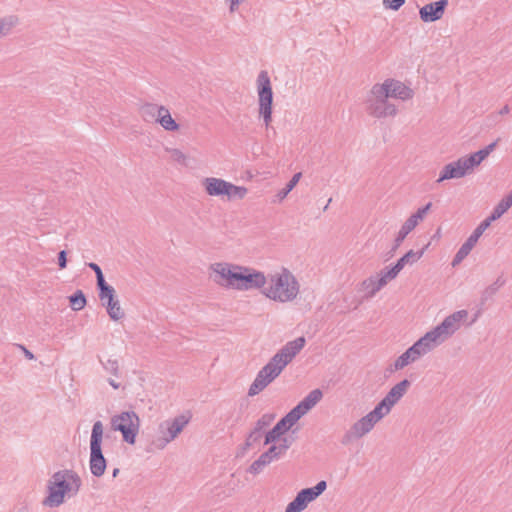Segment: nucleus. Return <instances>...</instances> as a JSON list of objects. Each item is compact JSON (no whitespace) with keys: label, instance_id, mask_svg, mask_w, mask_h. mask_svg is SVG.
Here are the masks:
<instances>
[{"label":"nucleus","instance_id":"f257e3e1","mask_svg":"<svg viewBox=\"0 0 512 512\" xmlns=\"http://www.w3.org/2000/svg\"><path fill=\"white\" fill-rule=\"evenodd\" d=\"M211 279L215 284L226 289L248 291L260 289L267 283V277L263 272L253 268L227 263L216 262L209 267Z\"/></svg>","mask_w":512,"mask_h":512},{"label":"nucleus","instance_id":"f03ea898","mask_svg":"<svg viewBox=\"0 0 512 512\" xmlns=\"http://www.w3.org/2000/svg\"><path fill=\"white\" fill-rule=\"evenodd\" d=\"M305 343L306 339L303 336L286 343L258 372L256 378L249 387L248 395L255 396L259 394L272 381H274L280 375L283 369L303 349Z\"/></svg>","mask_w":512,"mask_h":512},{"label":"nucleus","instance_id":"7ed1b4c3","mask_svg":"<svg viewBox=\"0 0 512 512\" xmlns=\"http://www.w3.org/2000/svg\"><path fill=\"white\" fill-rule=\"evenodd\" d=\"M81 484V478L74 470L64 469L55 472L48 481V495L43 500V504L48 507H58L64 502L66 494H77Z\"/></svg>","mask_w":512,"mask_h":512},{"label":"nucleus","instance_id":"20e7f679","mask_svg":"<svg viewBox=\"0 0 512 512\" xmlns=\"http://www.w3.org/2000/svg\"><path fill=\"white\" fill-rule=\"evenodd\" d=\"M268 277L270 284L264 286L262 291L267 298L284 303L297 297L300 285L287 268H282L280 273L270 274Z\"/></svg>","mask_w":512,"mask_h":512},{"label":"nucleus","instance_id":"39448f33","mask_svg":"<svg viewBox=\"0 0 512 512\" xmlns=\"http://www.w3.org/2000/svg\"><path fill=\"white\" fill-rule=\"evenodd\" d=\"M103 424L94 422L90 437V471L93 476L101 477L106 470L107 460L102 452Z\"/></svg>","mask_w":512,"mask_h":512},{"label":"nucleus","instance_id":"423d86ee","mask_svg":"<svg viewBox=\"0 0 512 512\" xmlns=\"http://www.w3.org/2000/svg\"><path fill=\"white\" fill-rule=\"evenodd\" d=\"M387 85L375 84L371 91L370 97L367 99V112L376 118H384L395 116L397 108L388 101Z\"/></svg>","mask_w":512,"mask_h":512},{"label":"nucleus","instance_id":"0eeeda50","mask_svg":"<svg viewBox=\"0 0 512 512\" xmlns=\"http://www.w3.org/2000/svg\"><path fill=\"white\" fill-rule=\"evenodd\" d=\"M257 93L259 104V116L263 118L265 126L272 122L273 90L268 72L262 70L257 77Z\"/></svg>","mask_w":512,"mask_h":512},{"label":"nucleus","instance_id":"6e6552de","mask_svg":"<svg viewBox=\"0 0 512 512\" xmlns=\"http://www.w3.org/2000/svg\"><path fill=\"white\" fill-rule=\"evenodd\" d=\"M111 428L122 434L123 441L128 444H135L139 433L140 418L134 411H123L111 418Z\"/></svg>","mask_w":512,"mask_h":512},{"label":"nucleus","instance_id":"1a4fd4ad","mask_svg":"<svg viewBox=\"0 0 512 512\" xmlns=\"http://www.w3.org/2000/svg\"><path fill=\"white\" fill-rule=\"evenodd\" d=\"M190 417L184 414L178 415L173 419H168L161 422L158 426L161 437L156 439L153 443L158 449H163L168 443L173 441L188 425Z\"/></svg>","mask_w":512,"mask_h":512},{"label":"nucleus","instance_id":"9d476101","mask_svg":"<svg viewBox=\"0 0 512 512\" xmlns=\"http://www.w3.org/2000/svg\"><path fill=\"white\" fill-rule=\"evenodd\" d=\"M327 488L324 480L319 481L315 486L300 490L295 498L286 506L285 512H302L309 503L316 500Z\"/></svg>","mask_w":512,"mask_h":512},{"label":"nucleus","instance_id":"9b49d317","mask_svg":"<svg viewBox=\"0 0 512 512\" xmlns=\"http://www.w3.org/2000/svg\"><path fill=\"white\" fill-rule=\"evenodd\" d=\"M98 292L101 304L106 308L109 317L114 321L122 319L125 316V313L117 299L115 289L109 284L99 288Z\"/></svg>","mask_w":512,"mask_h":512},{"label":"nucleus","instance_id":"f8f14e48","mask_svg":"<svg viewBox=\"0 0 512 512\" xmlns=\"http://www.w3.org/2000/svg\"><path fill=\"white\" fill-rule=\"evenodd\" d=\"M468 312L466 310H459L447 316L440 324L432 329L438 340L443 343L460 327V321L466 318Z\"/></svg>","mask_w":512,"mask_h":512},{"label":"nucleus","instance_id":"ddd939ff","mask_svg":"<svg viewBox=\"0 0 512 512\" xmlns=\"http://www.w3.org/2000/svg\"><path fill=\"white\" fill-rule=\"evenodd\" d=\"M449 4V0H438L428 3L419 9V17L425 23L440 20Z\"/></svg>","mask_w":512,"mask_h":512},{"label":"nucleus","instance_id":"4468645a","mask_svg":"<svg viewBox=\"0 0 512 512\" xmlns=\"http://www.w3.org/2000/svg\"><path fill=\"white\" fill-rule=\"evenodd\" d=\"M484 231L480 227H476L472 234L467 238V240L461 245L459 250L456 252L453 260L452 267L458 266L471 252L479 238L482 236Z\"/></svg>","mask_w":512,"mask_h":512},{"label":"nucleus","instance_id":"2eb2a0df","mask_svg":"<svg viewBox=\"0 0 512 512\" xmlns=\"http://www.w3.org/2000/svg\"><path fill=\"white\" fill-rule=\"evenodd\" d=\"M467 174L469 173L462 164V159L459 158L457 161L450 162L443 167L436 182L440 183L444 180L459 179Z\"/></svg>","mask_w":512,"mask_h":512},{"label":"nucleus","instance_id":"dca6fc26","mask_svg":"<svg viewBox=\"0 0 512 512\" xmlns=\"http://www.w3.org/2000/svg\"><path fill=\"white\" fill-rule=\"evenodd\" d=\"M381 85H387L386 88L388 97L408 100L411 99L414 95V92L411 88L394 79H387Z\"/></svg>","mask_w":512,"mask_h":512},{"label":"nucleus","instance_id":"f3484780","mask_svg":"<svg viewBox=\"0 0 512 512\" xmlns=\"http://www.w3.org/2000/svg\"><path fill=\"white\" fill-rule=\"evenodd\" d=\"M202 185L209 196H226L229 188V182L215 177H207Z\"/></svg>","mask_w":512,"mask_h":512},{"label":"nucleus","instance_id":"a211bd4d","mask_svg":"<svg viewBox=\"0 0 512 512\" xmlns=\"http://www.w3.org/2000/svg\"><path fill=\"white\" fill-rule=\"evenodd\" d=\"M292 425H290L289 421L282 417L272 429L267 431L264 434V443L263 445H270L272 443L277 442L282 436H284L290 429Z\"/></svg>","mask_w":512,"mask_h":512},{"label":"nucleus","instance_id":"6ab92c4d","mask_svg":"<svg viewBox=\"0 0 512 512\" xmlns=\"http://www.w3.org/2000/svg\"><path fill=\"white\" fill-rule=\"evenodd\" d=\"M441 344V341L438 340L437 336L434 334L432 330L428 331L424 336L419 338L412 347L415 351L419 352V355L422 357L425 354L432 351L435 347Z\"/></svg>","mask_w":512,"mask_h":512},{"label":"nucleus","instance_id":"aec40b11","mask_svg":"<svg viewBox=\"0 0 512 512\" xmlns=\"http://www.w3.org/2000/svg\"><path fill=\"white\" fill-rule=\"evenodd\" d=\"M400 271L401 270L397 267L396 264L390 267L383 268L378 274L376 286L373 289V291L369 292V296L373 297L378 291H380L384 286H386L389 281L395 279L400 273Z\"/></svg>","mask_w":512,"mask_h":512},{"label":"nucleus","instance_id":"412c9836","mask_svg":"<svg viewBox=\"0 0 512 512\" xmlns=\"http://www.w3.org/2000/svg\"><path fill=\"white\" fill-rule=\"evenodd\" d=\"M411 382L408 379H403L394 385L383 398L390 407H393L405 395Z\"/></svg>","mask_w":512,"mask_h":512},{"label":"nucleus","instance_id":"4be33fe9","mask_svg":"<svg viewBox=\"0 0 512 512\" xmlns=\"http://www.w3.org/2000/svg\"><path fill=\"white\" fill-rule=\"evenodd\" d=\"M376 423L377 422L374 419H372V417L369 414L363 416L361 419H359L352 425L355 438H361L365 434L369 433Z\"/></svg>","mask_w":512,"mask_h":512},{"label":"nucleus","instance_id":"5701e85b","mask_svg":"<svg viewBox=\"0 0 512 512\" xmlns=\"http://www.w3.org/2000/svg\"><path fill=\"white\" fill-rule=\"evenodd\" d=\"M421 356L419 352L415 351V349L410 346L404 353H402L394 362V370H401L407 365L415 362Z\"/></svg>","mask_w":512,"mask_h":512},{"label":"nucleus","instance_id":"b1692460","mask_svg":"<svg viewBox=\"0 0 512 512\" xmlns=\"http://www.w3.org/2000/svg\"><path fill=\"white\" fill-rule=\"evenodd\" d=\"M323 397V392L320 389H314L308 393L299 403V407L308 413Z\"/></svg>","mask_w":512,"mask_h":512},{"label":"nucleus","instance_id":"393cba45","mask_svg":"<svg viewBox=\"0 0 512 512\" xmlns=\"http://www.w3.org/2000/svg\"><path fill=\"white\" fill-rule=\"evenodd\" d=\"M156 123H159L167 131H177L179 129V124L172 118L169 110L162 105Z\"/></svg>","mask_w":512,"mask_h":512},{"label":"nucleus","instance_id":"a878e982","mask_svg":"<svg viewBox=\"0 0 512 512\" xmlns=\"http://www.w3.org/2000/svg\"><path fill=\"white\" fill-rule=\"evenodd\" d=\"M139 112L145 122L156 123L160 114V106L153 103H145L140 107Z\"/></svg>","mask_w":512,"mask_h":512},{"label":"nucleus","instance_id":"bb28decb","mask_svg":"<svg viewBox=\"0 0 512 512\" xmlns=\"http://www.w3.org/2000/svg\"><path fill=\"white\" fill-rule=\"evenodd\" d=\"M505 282V279L499 276L491 285L486 287L481 294L480 305L484 306L487 301L491 300Z\"/></svg>","mask_w":512,"mask_h":512},{"label":"nucleus","instance_id":"cd10ccee","mask_svg":"<svg viewBox=\"0 0 512 512\" xmlns=\"http://www.w3.org/2000/svg\"><path fill=\"white\" fill-rule=\"evenodd\" d=\"M413 230H414V228L411 225H409L407 222L403 223V225L401 226L399 232L397 233V235L394 239V243H393L391 249L387 253L388 258H391L394 256V254L396 253L398 248L401 246L402 242L405 240L407 235Z\"/></svg>","mask_w":512,"mask_h":512},{"label":"nucleus","instance_id":"c85d7f7f","mask_svg":"<svg viewBox=\"0 0 512 512\" xmlns=\"http://www.w3.org/2000/svg\"><path fill=\"white\" fill-rule=\"evenodd\" d=\"M427 247L428 245H426L420 251L417 252L409 250L402 257H400L395 264L400 270H402L407 264H414L423 256L424 251L426 250Z\"/></svg>","mask_w":512,"mask_h":512},{"label":"nucleus","instance_id":"c756f323","mask_svg":"<svg viewBox=\"0 0 512 512\" xmlns=\"http://www.w3.org/2000/svg\"><path fill=\"white\" fill-rule=\"evenodd\" d=\"M69 304L72 310L80 311L86 304L87 299L82 290H76L71 296H69Z\"/></svg>","mask_w":512,"mask_h":512},{"label":"nucleus","instance_id":"7c9ffc66","mask_svg":"<svg viewBox=\"0 0 512 512\" xmlns=\"http://www.w3.org/2000/svg\"><path fill=\"white\" fill-rule=\"evenodd\" d=\"M391 409L392 407H390V405H388L387 402L382 399L368 414L376 422H379L382 418L390 413Z\"/></svg>","mask_w":512,"mask_h":512},{"label":"nucleus","instance_id":"2f4dec72","mask_svg":"<svg viewBox=\"0 0 512 512\" xmlns=\"http://www.w3.org/2000/svg\"><path fill=\"white\" fill-rule=\"evenodd\" d=\"M263 434L261 431H257V428H253V430L248 434L244 444L241 447V452L238 453L237 456L244 455V453L250 449L255 443L259 442L262 438Z\"/></svg>","mask_w":512,"mask_h":512},{"label":"nucleus","instance_id":"473e14b6","mask_svg":"<svg viewBox=\"0 0 512 512\" xmlns=\"http://www.w3.org/2000/svg\"><path fill=\"white\" fill-rule=\"evenodd\" d=\"M271 463V460L267 455L262 453L257 460H255L247 469V472L257 475L263 471V469Z\"/></svg>","mask_w":512,"mask_h":512},{"label":"nucleus","instance_id":"72a5a7b5","mask_svg":"<svg viewBox=\"0 0 512 512\" xmlns=\"http://www.w3.org/2000/svg\"><path fill=\"white\" fill-rule=\"evenodd\" d=\"M19 23V18L16 15H9L0 19V32L2 35H8L13 27Z\"/></svg>","mask_w":512,"mask_h":512},{"label":"nucleus","instance_id":"f704fd0d","mask_svg":"<svg viewBox=\"0 0 512 512\" xmlns=\"http://www.w3.org/2000/svg\"><path fill=\"white\" fill-rule=\"evenodd\" d=\"M301 177H302V173L301 172L295 173L292 176V178L288 181L286 186L278 192L277 197H278L279 201H282L283 199H285L287 197V195L298 184V182H299Z\"/></svg>","mask_w":512,"mask_h":512},{"label":"nucleus","instance_id":"c9c22d12","mask_svg":"<svg viewBox=\"0 0 512 512\" xmlns=\"http://www.w3.org/2000/svg\"><path fill=\"white\" fill-rule=\"evenodd\" d=\"M247 193H248V190L246 187L236 186L233 183L229 182V188H228V192H227L226 196L228 197L229 200H235V199L241 200V199L245 198Z\"/></svg>","mask_w":512,"mask_h":512},{"label":"nucleus","instance_id":"e433bc0d","mask_svg":"<svg viewBox=\"0 0 512 512\" xmlns=\"http://www.w3.org/2000/svg\"><path fill=\"white\" fill-rule=\"evenodd\" d=\"M462 164L468 171V173L472 172L475 167L479 166L482 163V160L477 157L476 152L471 153L468 156L461 157Z\"/></svg>","mask_w":512,"mask_h":512},{"label":"nucleus","instance_id":"4c0bfd02","mask_svg":"<svg viewBox=\"0 0 512 512\" xmlns=\"http://www.w3.org/2000/svg\"><path fill=\"white\" fill-rule=\"evenodd\" d=\"M87 266L95 272L97 289L102 288L106 285H109L106 282L104 274L102 272V269L100 268V266L98 264H96L94 262H89V263H87Z\"/></svg>","mask_w":512,"mask_h":512},{"label":"nucleus","instance_id":"58836bf2","mask_svg":"<svg viewBox=\"0 0 512 512\" xmlns=\"http://www.w3.org/2000/svg\"><path fill=\"white\" fill-rule=\"evenodd\" d=\"M276 415L274 413H265L263 414L255 423V428H257V431L263 432V430L270 426L271 423L274 421Z\"/></svg>","mask_w":512,"mask_h":512},{"label":"nucleus","instance_id":"ea45409f","mask_svg":"<svg viewBox=\"0 0 512 512\" xmlns=\"http://www.w3.org/2000/svg\"><path fill=\"white\" fill-rule=\"evenodd\" d=\"M305 414L306 413L297 404L284 417L289 421L290 425L294 426Z\"/></svg>","mask_w":512,"mask_h":512},{"label":"nucleus","instance_id":"a19ab883","mask_svg":"<svg viewBox=\"0 0 512 512\" xmlns=\"http://www.w3.org/2000/svg\"><path fill=\"white\" fill-rule=\"evenodd\" d=\"M502 215H503V213L495 206L493 211L491 212V214L486 219H484L478 225V227H480L483 231H485L491 225V223L493 221L499 219Z\"/></svg>","mask_w":512,"mask_h":512},{"label":"nucleus","instance_id":"79ce46f5","mask_svg":"<svg viewBox=\"0 0 512 512\" xmlns=\"http://www.w3.org/2000/svg\"><path fill=\"white\" fill-rule=\"evenodd\" d=\"M166 151L170 153L171 159L175 162H178L184 166H187V156L179 149L176 148H166Z\"/></svg>","mask_w":512,"mask_h":512},{"label":"nucleus","instance_id":"37998d69","mask_svg":"<svg viewBox=\"0 0 512 512\" xmlns=\"http://www.w3.org/2000/svg\"><path fill=\"white\" fill-rule=\"evenodd\" d=\"M100 362L102 363L104 369L107 372L111 373L116 377L119 376V363L117 359H108L106 362L100 360Z\"/></svg>","mask_w":512,"mask_h":512},{"label":"nucleus","instance_id":"c03bdc74","mask_svg":"<svg viewBox=\"0 0 512 512\" xmlns=\"http://www.w3.org/2000/svg\"><path fill=\"white\" fill-rule=\"evenodd\" d=\"M426 214L424 211L419 208L415 213H413L405 222L411 225L414 229L418 225L419 221H422Z\"/></svg>","mask_w":512,"mask_h":512},{"label":"nucleus","instance_id":"a18cd8bd","mask_svg":"<svg viewBox=\"0 0 512 512\" xmlns=\"http://www.w3.org/2000/svg\"><path fill=\"white\" fill-rule=\"evenodd\" d=\"M265 455L269 457V459L272 461L278 460L281 458L282 455H284L280 449L278 448L275 443H272L271 446L268 448L267 451L264 452Z\"/></svg>","mask_w":512,"mask_h":512},{"label":"nucleus","instance_id":"49530a36","mask_svg":"<svg viewBox=\"0 0 512 512\" xmlns=\"http://www.w3.org/2000/svg\"><path fill=\"white\" fill-rule=\"evenodd\" d=\"M512 206V190L506 195L504 198L500 200V202L496 205V207L504 214L510 207Z\"/></svg>","mask_w":512,"mask_h":512},{"label":"nucleus","instance_id":"de8ad7c7","mask_svg":"<svg viewBox=\"0 0 512 512\" xmlns=\"http://www.w3.org/2000/svg\"><path fill=\"white\" fill-rule=\"evenodd\" d=\"M405 1L406 0H383V5L386 9L397 11L405 4Z\"/></svg>","mask_w":512,"mask_h":512},{"label":"nucleus","instance_id":"09e8293b","mask_svg":"<svg viewBox=\"0 0 512 512\" xmlns=\"http://www.w3.org/2000/svg\"><path fill=\"white\" fill-rule=\"evenodd\" d=\"M278 441L280 444L277 445L280 451L285 454L286 451L291 447L294 439L292 437L282 436Z\"/></svg>","mask_w":512,"mask_h":512},{"label":"nucleus","instance_id":"8fccbe9b","mask_svg":"<svg viewBox=\"0 0 512 512\" xmlns=\"http://www.w3.org/2000/svg\"><path fill=\"white\" fill-rule=\"evenodd\" d=\"M377 279H378V277L371 276V277H369L368 279H366V280H364L362 282L363 288L365 290H367V296L368 297H370L369 296V292L373 291V289L375 288Z\"/></svg>","mask_w":512,"mask_h":512},{"label":"nucleus","instance_id":"3c124183","mask_svg":"<svg viewBox=\"0 0 512 512\" xmlns=\"http://www.w3.org/2000/svg\"><path fill=\"white\" fill-rule=\"evenodd\" d=\"M58 266L60 269H65L67 267V252L66 250H61L58 252Z\"/></svg>","mask_w":512,"mask_h":512},{"label":"nucleus","instance_id":"603ef678","mask_svg":"<svg viewBox=\"0 0 512 512\" xmlns=\"http://www.w3.org/2000/svg\"><path fill=\"white\" fill-rule=\"evenodd\" d=\"M226 3L229 4V11L230 13H234L238 10V7L241 3L245 2L246 0H225Z\"/></svg>","mask_w":512,"mask_h":512},{"label":"nucleus","instance_id":"864d4df0","mask_svg":"<svg viewBox=\"0 0 512 512\" xmlns=\"http://www.w3.org/2000/svg\"><path fill=\"white\" fill-rule=\"evenodd\" d=\"M355 438V435L353 433V428L351 427L350 430H348L345 435L343 436L341 443L343 445H347L351 442V440Z\"/></svg>","mask_w":512,"mask_h":512},{"label":"nucleus","instance_id":"5fc2aeb1","mask_svg":"<svg viewBox=\"0 0 512 512\" xmlns=\"http://www.w3.org/2000/svg\"><path fill=\"white\" fill-rule=\"evenodd\" d=\"M17 347L23 351L24 356H25L28 360H33V359H35L34 354H33L30 350H28L24 345H22V344H18V345H17Z\"/></svg>","mask_w":512,"mask_h":512},{"label":"nucleus","instance_id":"6e6d98bb","mask_svg":"<svg viewBox=\"0 0 512 512\" xmlns=\"http://www.w3.org/2000/svg\"><path fill=\"white\" fill-rule=\"evenodd\" d=\"M499 141H500V139H499V138H498V139H496L494 142H492V143H490L489 145H487L486 147H484V149H485L489 154H491V153L495 150V148H496V146H497V144H498V142H499Z\"/></svg>","mask_w":512,"mask_h":512},{"label":"nucleus","instance_id":"4d7b16f0","mask_svg":"<svg viewBox=\"0 0 512 512\" xmlns=\"http://www.w3.org/2000/svg\"><path fill=\"white\" fill-rule=\"evenodd\" d=\"M477 157L482 160V162L490 155L484 148L476 151Z\"/></svg>","mask_w":512,"mask_h":512},{"label":"nucleus","instance_id":"13d9d810","mask_svg":"<svg viewBox=\"0 0 512 512\" xmlns=\"http://www.w3.org/2000/svg\"><path fill=\"white\" fill-rule=\"evenodd\" d=\"M510 112V107L508 105H504L499 111L500 115H506Z\"/></svg>","mask_w":512,"mask_h":512},{"label":"nucleus","instance_id":"bf43d9fd","mask_svg":"<svg viewBox=\"0 0 512 512\" xmlns=\"http://www.w3.org/2000/svg\"><path fill=\"white\" fill-rule=\"evenodd\" d=\"M108 383L114 388V389H118L120 387V384L117 383L115 380L109 378L108 379Z\"/></svg>","mask_w":512,"mask_h":512},{"label":"nucleus","instance_id":"052dcab7","mask_svg":"<svg viewBox=\"0 0 512 512\" xmlns=\"http://www.w3.org/2000/svg\"><path fill=\"white\" fill-rule=\"evenodd\" d=\"M431 207H432V203L429 202L425 206L421 207V210L424 211L425 214H427L428 211L431 209Z\"/></svg>","mask_w":512,"mask_h":512},{"label":"nucleus","instance_id":"680f3d73","mask_svg":"<svg viewBox=\"0 0 512 512\" xmlns=\"http://www.w3.org/2000/svg\"><path fill=\"white\" fill-rule=\"evenodd\" d=\"M119 471H120V470H119V468H115V469L113 470V472H112V477H113V478L117 477V475L119 474Z\"/></svg>","mask_w":512,"mask_h":512},{"label":"nucleus","instance_id":"e2e57ef3","mask_svg":"<svg viewBox=\"0 0 512 512\" xmlns=\"http://www.w3.org/2000/svg\"><path fill=\"white\" fill-rule=\"evenodd\" d=\"M439 234H440V229L437 230L436 236H439Z\"/></svg>","mask_w":512,"mask_h":512}]
</instances>
